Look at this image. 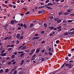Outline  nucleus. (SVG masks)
<instances>
[{"label":"nucleus","instance_id":"9b49d317","mask_svg":"<svg viewBox=\"0 0 74 74\" xmlns=\"http://www.w3.org/2000/svg\"><path fill=\"white\" fill-rule=\"evenodd\" d=\"M69 34H71V35H72L73 34H74V31H73L72 32H69Z\"/></svg>","mask_w":74,"mask_h":74},{"label":"nucleus","instance_id":"4c0bfd02","mask_svg":"<svg viewBox=\"0 0 74 74\" xmlns=\"http://www.w3.org/2000/svg\"><path fill=\"white\" fill-rule=\"evenodd\" d=\"M62 14H63V12H60L59 13V15H62Z\"/></svg>","mask_w":74,"mask_h":74},{"label":"nucleus","instance_id":"a19ab883","mask_svg":"<svg viewBox=\"0 0 74 74\" xmlns=\"http://www.w3.org/2000/svg\"><path fill=\"white\" fill-rule=\"evenodd\" d=\"M34 51H35V49H33L32 50H31V51L32 52H34Z\"/></svg>","mask_w":74,"mask_h":74},{"label":"nucleus","instance_id":"49530a36","mask_svg":"<svg viewBox=\"0 0 74 74\" xmlns=\"http://www.w3.org/2000/svg\"><path fill=\"white\" fill-rule=\"evenodd\" d=\"M49 1V0H47L45 2V3H48Z\"/></svg>","mask_w":74,"mask_h":74},{"label":"nucleus","instance_id":"423d86ee","mask_svg":"<svg viewBox=\"0 0 74 74\" xmlns=\"http://www.w3.org/2000/svg\"><path fill=\"white\" fill-rule=\"evenodd\" d=\"M19 37H20V34L18 33L17 35L16 38L17 39H18L19 38Z\"/></svg>","mask_w":74,"mask_h":74},{"label":"nucleus","instance_id":"3c124183","mask_svg":"<svg viewBox=\"0 0 74 74\" xmlns=\"http://www.w3.org/2000/svg\"><path fill=\"white\" fill-rule=\"evenodd\" d=\"M65 60H69V57H66L65 58Z\"/></svg>","mask_w":74,"mask_h":74},{"label":"nucleus","instance_id":"a211bd4d","mask_svg":"<svg viewBox=\"0 0 74 74\" xmlns=\"http://www.w3.org/2000/svg\"><path fill=\"white\" fill-rule=\"evenodd\" d=\"M43 25L45 27H47V24L46 23L44 24Z\"/></svg>","mask_w":74,"mask_h":74},{"label":"nucleus","instance_id":"f03ea898","mask_svg":"<svg viewBox=\"0 0 74 74\" xmlns=\"http://www.w3.org/2000/svg\"><path fill=\"white\" fill-rule=\"evenodd\" d=\"M61 27H62V26H59L57 28L58 31V32H60V31H61V30H62V29L60 28Z\"/></svg>","mask_w":74,"mask_h":74},{"label":"nucleus","instance_id":"4468645a","mask_svg":"<svg viewBox=\"0 0 74 74\" xmlns=\"http://www.w3.org/2000/svg\"><path fill=\"white\" fill-rule=\"evenodd\" d=\"M23 37H24V36H22L19 38V39L20 40H22V39H23Z\"/></svg>","mask_w":74,"mask_h":74},{"label":"nucleus","instance_id":"20e7f679","mask_svg":"<svg viewBox=\"0 0 74 74\" xmlns=\"http://www.w3.org/2000/svg\"><path fill=\"white\" fill-rule=\"evenodd\" d=\"M72 64L70 63L69 64L68 66L69 68V69H71V67H72Z\"/></svg>","mask_w":74,"mask_h":74},{"label":"nucleus","instance_id":"6ab92c4d","mask_svg":"<svg viewBox=\"0 0 74 74\" xmlns=\"http://www.w3.org/2000/svg\"><path fill=\"white\" fill-rule=\"evenodd\" d=\"M62 22L61 20L59 19L57 21V23H60V22Z\"/></svg>","mask_w":74,"mask_h":74},{"label":"nucleus","instance_id":"5fc2aeb1","mask_svg":"<svg viewBox=\"0 0 74 74\" xmlns=\"http://www.w3.org/2000/svg\"><path fill=\"white\" fill-rule=\"evenodd\" d=\"M44 60H45V59H44V58H42V60H41V61H44Z\"/></svg>","mask_w":74,"mask_h":74},{"label":"nucleus","instance_id":"37998d69","mask_svg":"<svg viewBox=\"0 0 74 74\" xmlns=\"http://www.w3.org/2000/svg\"><path fill=\"white\" fill-rule=\"evenodd\" d=\"M5 52V51L4 50H3L1 51V53H4V52Z\"/></svg>","mask_w":74,"mask_h":74},{"label":"nucleus","instance_id":"774afa93","mask_svg":"<svg viewBox=\"0 0 74 74\" xmlns=\"http://www.w3.org/2000/svg\"><path fill=\"white\" fill-rule=\"evenodd\" d=\"M68 22H72V21H71V20H69L68 21Z\"/></svg>","mask_w":74,"mask_h":74},{"label":"nucleus","instance_id":"603ef678","mask_svg":"<svg viewBox=\"0 0 74 74\" xmlns=\"http://www.w3.org/2000/svg\"><path fill=\"white\" fill-rule=\"evenodd\" d=\"M11 38H12V36H10L9 37V38H8V40H10Z\"/></svg>","mask_w":74,"mask_h":74},{"label":"nucleus","instance_id":"c756f323","mask_svg":"<svg viewBox=\"0 0 74 74\" xmlns=\"http://www.w3.org/2000/svg\"><path fill=\"white\" fill-rule=\"evenodd\" d=\"M21 26H19L18 28V30H21Z\"/></svg>","mask_w":74,"mask_h":74},{"label":"nucleus","instance_id":"ea45409f","mask_svg":"<svg viewBox=\"0 0 74 74\" xmlns=\"http://www.w3.org/2000/svg\"><path fill=\"white\" fill-rule=\"evenodd\" d=\"M24 10H27V7H25L24 8Z\"/></svg>","mask_w":74,"mask_h":74},{"label":"nucleus","instance_id":"6e6d98bb","mask_svg":"<svg viewBox=\"0 0 74 74\" xmlns=\"http://www.w3.org/2000/svg\"><path fill=\"white\" fill-rule=\"evenodd\" d=\"M60 0H55V1L56 2H58V1H60Z\"/></svg>","mask_w":74,"mask_h":74},{"label":"nucleus","instance_id":"338daca9","mask_svg":"<svg viewBox=\"0 0 74 74\" xmlns=\"http://www.w3.org/2000/svg\"><path fill=\"white\" fill-rule=\"evenodd\" d=\"M41 44H44V43H45V41H42L41 42Z\"/></svg>","mask_w":74,"mask_h":74},{"label":"nucleus","instance_id":"f704fd0d","mask_svg":"<svg viewBox=\"0 0 74 74\" xmlns=\"http://www.w3.org/2000/svg\"><path fill=\"white\" fill-rule=\"evenodd\" d=\"M26 47V46H24L23 47L22 49H25V48Z\"/></svg>","mask_w":74,"mask_h":74},{"label":"nucleus","instance_id":"72a5a7b5","mask_svg":"<svg viewBox=\"0 0 74 74\" xmlns=\"http://www.w3.org/2000/svg\"><path fill=\"white\" fill-rule=\"evenodd\" d=\"M20 26L22 27V28L23 27V23H22L20 25Z\"/></svg>","mask_w":74,"mask_h":74},{"label":"nucleus","instance_id":"864d4df0","mask_svg":"<svg viewBox=\"0 0 74 74\" xmlns=\"http://www.w3.org/2000/svg\"><path fill=\"white\" fill-rule=\"evenodd\" d=\"M10 59V57H7L6 58V60H9V59Z\"/></svg>","mask_w":74,"mask_h":74},{"label":"nucleus","instance_id":"f257e3e1","mask_svg":"<svg viewBox=\"0 0 74 74\" xmlns=\"http://www.w3.org/2000/svg\"><path fill=\"white\" fill-rule=\"evenodd\" d=\"M51 50H52V48H50L48 49V50L49 51V52L48 53V54L50 55L51 56H52L53 55L52 53H51Z\"/></svg>","mask_w":74,"mask_h":74},{"label":"nucleus","instance_id":"6e6552de","mask_svg":"<svg viewBox=\"0 0 74 74\" xmlns=\"http://www.w3.org/2000/svg\"><path fill=\"white\" fill-rule=\"evenodd\" d=\"M49 5H53V3H49L47 4V6H49Z\"/></svg>","mask_w":74,"mask_h":74},{"label":"nucleus","instance_id":"c9c22d12","mask_svg":"<svg viewBox=\"0 0 74 74\" xmlns=\"http://www.w3.org/2000/svg\"><path fill=\"white\" fill-rule=\"evenodd\" d=\"M3 72V70L1 69L0 70V73H2Z\"/></svg>","mask_w":74,"mask_h":74},{"label":"nucleus","instance_id":"f8f14e48","mask_svg":"<svg viewBox=\"0 0 74 74\" xmlns=\"http://www.w3.org/2000/svg\"><path fill=\"white\" fill-rule=\"evenodd\" d=\"M69 35V33L66 32V33H65L64 34V36H67V35Z\"/></svg>","mask_w":74,"mask_h":74},{"label":"nucleus","instance_id":"bb28decb","mask_svg":"<svg viewBox=\"0 0 74 74\" xmlns=\"http://www.w3.org/2000/svg\"><path fill=\"white\" fill-rule=\"evenodd\" d=\"M8 69H6L5 70V73H8Z\"/></svg>","mask_w":74,"mask_h":74},{"label":"nucleus","instance_id":"4be33fe9","mask_svg":"<svg viewBox=\"0 0 74 74\" xmlns=\"http://www.w3.org/2000/svg\"><path fill=\"white\" fill-rule=\"evenodd\" d=\"M18 74H23V73L21 71H20L18 73Z\"/></svg>","mask_w":74,"mask_h":74},{"label":"nucleus","instance_id":"58836bf2","mask_svg":"<svg viewBox=\"0 0 74 74\" xmlns=\"http://www.w3.org/2000/svg\"><path fill=\"white\" fill-rule=\"evenodd\" d=\"M33 53H34V52H31V53H30L29 55H33Z\"/></svg>","mask_w":74,"mask_h":74},{"label":"nucleus","instance_id":"4d7b16f0","mask_svg":"<svg viewBox=\"0 0 74 74\" xmlns=\"http://www.w3.org/2000/svg\"><path fill=\"white\" fill-rule=\"evenodd\" d=\"M16 64V62L14 61L12 62V64Z\"/></svg>","mask_w":74,"mask_h":74},{"label":"nucleus","instance_id":"09e8293b","mask_svg":"<svg viewBox=\"0 0 74 74\" xmlns=\"http://www.w3.org/2000/svg\"><path fill=\"white\" fill-rule=\"evenodd\" d=\"M12 62H11V61H10V62H9L8 63V65H9V64H11Z\"/></svg>","mask_w":74,"mask_h":74},{"label":"nucleus","instance_id":"9d476101","mask_svg":"<svg viewBox=\"0 0 74 74\" xmlns=\"http://www.w3.org/2000/svg\"><path fill=\"white\" fill-rule=\"evenodd\" d=\"M8 26V24H7L4 26H3V27H4V29H5Z\"/></svg>","mask_w":74,"mask_h":74},{"label":"nucleus","instance_id":"79ce46f5","mask_svg":"<svg viewBox=\"0 0 74 74\" xmlns=\"http://www.w3.org/2000/svg\"><path fill=\"white\" fill-rule=\"evenodd\" d=\"M17 73V71L16 70L14 71V74H16Z\"/></svg>","mask_w":74,"mask_h":74},{"label":"nucleus","instance_id":"0eeeda50","mask_svg":"<svg viewBox=\"0 0 74 74\" xmlns=\"http://www.w3.org/2000/svg\"><path fill=\"white\" fill-rule=\"evenodd\" d=\"M38 20H37V19H35L33 20V22H34V23L36 22H39Z\"/></svg>","mask_w":74,"mask_h":74},{"label":"nucleus","instance_id":"13d9d810","mask_svg":"<svg viewBox=\"0 0 74 74\" xmlns=\"http://www.w3.org/2000/svg\"><path fill=\"white\" fill-rule=\"evenodd\" d=\"M73 30H74V28H73L71 29L70 30V32H71V31H72Z\"/></svg>","mask_w":74,"mask_h":74},{"label":"nucleus","instance_id":"1a4fd4ad","mask_svg":"<svg viewBox=\"0 0 74 74\" xmlns=\"http://www.w3.org/2000/svg\"><path fill=\"white\" fill-rule=\"evenodd\" d=\"M73 11V10L72 9H68V10L67 11V12H71V11Z\"/></svg>","mask_w":74,"mask_h":74},{"label":"nucleus","instance_id":"39448f33","mask_svg":"<svg viewBox=\"0 0 74 74\" xmlns=\"http://www.w3.org/2000/svg\"><path fill=\"white\" fill-rule=\"evenodd\" d=\"M0 55L1 56H5L6 55V53H5L3 54H1Z\"/></svg>","mask_w":74,"mask_h":74},{"label":"nucleus","instance_id":"aec40b11","mask_svg":"<svg viewBox=\"0 0 74 74\" xmlns=\"http://www.w3.org/2000/svg\"><path fill=\"white\" fill-rule=\"evenodd\" d=\"M68 14H69V13L67 12L64 13H63V14L64 15H68Z\"/></svg>","mask_w":74,"mask_h":74},{"label":"nucleus","instance_id":"e2e57ef3","mask_svg":"<svg viewBox=\"0 0 74 74\" xmlns=\"http://www.w3.org/2000/svg\"><path fill=\"white\" fill-rule=\"evenodd\" d=\"M35 57H36V55H34L32 57V58H35Z\"/></svg>","mask_w":74,"mask_h":74},{"label":"nucleus","instance_id":"c03bdc74","mask_svg":"<svg viewBox=\"0 0 74 74\" xmlns=\"http://www.w3.org/2000/svg\"><path fill=\"white\" fill-rule=\"evenodd\" d=\"M50 19H53V16H50Z\"/></svg>","mask_w":74,"mask_h":74},{"label":"nucleus","instance_id":"2f4dec72","mask_svg":"<svg viewBox=\"0 0 74 74\" xmlns=\"http://www.w3.org/2000/svg\"><path fill=\"white\" fill-rule=\"evenodd\" d=\"M62 22H63V23H66L67 21H66V20H64Z\"/></svg>","mask_w":74,"mask_h":74},{"label":"nucleus","instance_id":"0e129e2a","mask_svg":"<svg viewBox=\"0 0 74 74\" xmlns=\"http://www.w3.org/2000/svg\"><path fill=\"white\" fill-rule=\"evenodd\" d=\"M42 12V11H39L38 12V14H40V13H41Z\"/></svg>","mask_w":74,"mask_h":74},{"label":"nucleus","instance_id":"5701e85b","mask_svg":"<svg viewBox=\"0 0 74 74\" xmlns=\"http://www.w3.org/2000/svg\"><path fill=\"white\" fill-rule=\"evenodd\" d=\"M10 23L11 24H14V21L12 20L11 21Z\"/></svg>","mask_w":74,"mask_h":74},{"label":"nucleus","instance_id":"69168bd1","mask_svg":"<svg viewBox=\"0 0 74 74\" xmlns=\"http://www.w3.org/2000/svg\"><path fill=\"white\" fill-rule=\"evenodd\" d=\"M19 42V40H17V43H16V44H18Z\"/></svg>","mask_w":74,"mask_h":74},{"label":"nucleus","instance_id":"2eb2a0df","mask_svg":"<svg viewBox=\"0 0 74 74\" xmlns=\"http://www.w3.org/2000/svg\"><path fill=\"white\" fill-rule=\"evenodd\" d=\"M53 27H49V28L50 29V30H52L53 29Z\"/></svg>","mask_w":74,"mask_h":74},{"label":"nucleus","instance_id":"7c9ffc66","mask_svg":"<svg viewBox=\"0 0 74 74\" xmlns=\"http://www.w3.org/2000/svg\"><path fill=\"white\" fill-rule=\"evenodd\" d=\"M24 53H22L20 55L21 57L22 58V57H23V56H24Z\"/></svg>","mask_w":74,"mask_h":74},{"label":"nucleus","instance_id":"e433bc0d","mask_svg":"<svg viewBox=\"0 0 74 74\" xmlns=\"http://www.w3.org/2000/svg\"><path fill=\"white\" fill-rule=\"evenodd\" d=\"M12 49V48H9L8 49V50L10 51V50H11Z\"/></svg>","mask_w":74,"mask_h":74},{"label":"nucleus","instance_id":"c85d7f7f","mask_svg":"<svg viewBox=\"0 0 74 74\" xmlns=\"http://www.w3.org/2000/svg\"><path fill=\"white\" fill-rule=\"evenodd\" d=\"M8 38H9V37H6L5 38H4V40H7V39H8Z\"/></svg>","mask_w":74,"mask_h":74},{"label":"nucleus","instance_id":"de8ad7c7","mask_svg":"<svg viewBox=\"0 0 74 74\" xmlns=\"http://www.w3.org/2000/svg\"><path fill=\"white\" fill-rule=\"evenodd\" d=\"M45 33L44 31H42L41 32V34H44V33Z\"/></svg>","mask_w":74,"mask_h":74},{"label":"nucleus","instance_id":"393cba45","mask_svg":"<svg viewBox=\"0 0 74 74\" xmlns=\"http://www.w3.org/2000/svg\"><path fill=\"white\" fill-rule=\"evenodd\" d=\"M54 52V51L53 50V48H52V50H51V53H53V52Z\"/></svg>","mask_w":74,"mask_h":74},{"label":"nucleus","instance_id":"8fccbe9b","mask_svg":"<svg viewBox=\"0 0 74 74\" xmlns=\"http://www.w3.org/2000/svg\"><path fill=\"white\" fill-rule=\"evenodd\" d=\"M9 5L10 6V7H11V8L12 7V6H13V5H11V4H9Z\"/></svg>","mask_w":74,"mask_h":74},{"label":"nucleus","instance_id":"473e14b6","mask_svg":"<svg viewBox=\"0 0 74 74\" xmlns=\"http://www.w3.org/2000/svg\"><path fill=\"white\" fill-rule=\"evenodd\" d=\"M30 14V12L29 11H28L25 13V14H26V15H27V14Z\"/></svg>","mask_w":74,"mask_h":74},{"label":"nucleus","instance_id":"412c9836","mask_svg":"<svg viewBox=\"0 0 74 74\" xmlns=\"http://www.w3.org/2000/svg\"><path fill=\"white\" fill-rule=\"evenodd\" d=\"M61 26H64V27H66V26H67V23H65Z\"/></svg>","mask_w":74,"mask_h":74},{"label":"nucleus","instance_id":"a18cd8bd","mask_svg":"<svg viewBox=\"0 0 74 74\" xmlns=\"http://www.w3.org/2000/svg\"><path fill=\"white\" fill-rule=\"evenodd\" d=\"M25 52H27H27H29V50H26L25 51Z\"/></svg>","mask_w":74,"mask_h":74},{"label":"nucleus","instance_id":"052dcab7","mask_svg":"<svg viewBox=\"0 0 74 74\" xmlns=\"http://www.w3.org/2000/svg\"><path fill=\"white\" fill-rule=\"evenodd\" d=\"M68 56L69 57H70V56H71V54H69L68 55Z\"/></svg>","mask_w":74,"mask_h":74},{"label":"nucleus","instance_id":"bf43d9fd","mask_svg":"<svg viewBox=\"0 0 74 74\" xmlns=\"http://www.w3.org/2000/svg\"><path fill=\"white\" fill-rule=\"evenodd\" d=\"M15 59L12 60H11V62H14V61H15Z\"/></svg>","mask_w":74,"mask_h":74},{"label":"nucleus","instance_id":"a878e982","mask_svg":"<svg viewBox=\"0 0 74 74\" xmlns=\"http://www.w3.org/2000/svg\"><path fill=\"white\" fill-rule=\"evenodd\" d=\"M24 52V51H19L18 52V53H23Z\"/></svg>","mask_w":74,"mask_h":74},{"label":"nucleus","instance_id":"dca6fc26","mask_svg":"<svg viewBox=\"0 0 74 74\" xmlns=\"http://www.w3.org/2000/svg\"><path fill=\"white\" fill-rule=\"evenodd\" d=\"M15 55H12L11 57V59H14L15 58Z\"/></svg>","mask_w":74,"mask_h":74},{"label":"nucleus","instance_id":"680f3d73","mask_svg":"<svg viewBox=\"0 0 74 74\" xmlns=\"http://www.w3.org/2000/svg\"><path fill=\"white\" fill-rule=\"evenodd\" d=\"M53 30H57V28H54V27Z\"/></svg>","mask_w":74,"mask_h":74},{"label":"nucleus","instance_id":"b1692460","mask_svg":"<svg viewBox=\"0 0 74 74\" xmlns=\"http://www.w3.org/2000/svg\"><path fill=\"white\" fill-rule=\"evenodd\" d=\"M60 42V41L59 40H56V44H59Z\"/></svg>","mask_w":74,"mask_h":74},{"label":"nucleus","instance_id":"7ed1b4c3","mask_svg":"<svg viewBox=\"0 0 74 74\" xmlns=\"http://www.w3.org/2000/svg\"><path fill=\"white\" fill-rule=\"evenodd\" d=\"M40 48H38L36 49V52L37 54V53H38V52H40Z\"/></svg>","mask_w":74,"mask_h":74},{"label":"nucleus","instance_id":"cd10ccee","mask_svg":"<svg viewBox=\"0 0 74 74\" xmlns=\"http://www.w3.org/2000/svg\"><path fill=\"white\" fill-rule=\"evenodd\" d=\"M33 26V23H31V24H30V27H32V26Z\"/></svg>","mask_w":74,"mask_h":74},{"label":"nucleus","instance_id":"ddd939ff","mask_svg":"<svg viewBox=\"0 0 74 74\" xmlns=\"http://www.w3.org/2000/svg\"><path fill=\"white\" fill-rule=\"evenodd\" d=\"M23 27H24L25 29H26L27 27V26L25 24H23Z\"/></svg>","mask_w":74,"mask_h":74},{"label":"nucleus","instance_id":"f3484780","mask_svg":"<svg viewBox=\"0 0 74 74\" xmlns=\"http://www.w3.org/2000/svg\"><path fill=\"white\" fill-rule=\"evenodd\" d=\"M48 9H49V10H52V8L51 7L47 6L46 7Z\"/></svg>","mask_w":74,"mask_h":74}]
</instances>
